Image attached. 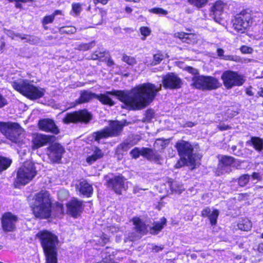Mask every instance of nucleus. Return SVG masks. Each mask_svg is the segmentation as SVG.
Returning <instances> with one entry per match:
<instances>
[{
	"label": "nucleus",
	"mask_w": 263,
	"mask_h": 263,
	"mask_svg": "<svg viewBox=\"0 0 263 263\" xmlns=\"http://www.w3.org/2000/svg\"><path fill=\"white\" fill-rule=\"evenodd\" d=\"M142 190H145V189L139 188L138 186H134L133 189V192L134 193H137Z\"/></svg>",
	"instance_id": "59"
},
{
	"label": "nucleus",
	"mask_w": 263,
	"mask_h": 263,
	"mask_svg": "<svg viewBox=\"0 0 263 263\" xmlns=\"http://www.w3.org/2000/svg\"><path fill=\"white\" fill-rule=\"evenodd\" d=\"M226 5L221 1H218L211 8V16L214 19L215 21L218 22L219 17L223 11Z\"/></svg>",
	"instance_id": "22"
},
{
	"label": "nucleus",
	"mask_w": 263,
	"mask_h": 263,
	"mask_svg": "<svg viewBox=\"0 0 263 263\" xmlns=\"http://www.w3.org/2000/svg\"><path fill=\"white\" fill-rule=\"evenodd\" d=\"M252 15L250 10H243L235 16L233 20V28L238 32L244 33L252 23Z\"/></svg>",
	"instance_id": "9"
},
{
	"label": "nucleus",
	"mask_w": 263,
	"mask_h": 263,
	"mask_svg": "<svg viewBox=\"0 0 263 263\" xmlns=\"http://www.w3.org/2000/svg\"><path fill=\"white\" fill-rule=\"evenodd\" d=\"M246 93L249 96H252L253 95V92L250 89H247L246 90Z\"/></svg>",
	"instance_id": "63"
},
{
	"label": "nucleus",
	"mask_w": 263,
	"mask_h": 263,
	"mask_svg": "<svg viewBox=\"0 0 263 263\" xmlns=\"http://www.w3.org/2000/svg\"><path fill=\"white\" fill-rule=\"evenodd\" d=\"M13 88L24 96L31 100H35L42 97L45 90L31 84L28 80L19 79L11 83Z\"/></svg>",
	"instance_id": "3"
},
{
	"label": "nucleus",
	"mask_w": 263,
	"mask_h": 263,
	"mask_svg": "<svg viewBox=\"0 0 263 263\" xmlns=\"http://www.w3.org/2000/svg\"><path fill=\"white\" fill-rule=\"evenodd\" d=\"M208 1V0H188V3L197 8H201L206 5Z\"/></svg>",
	"instance_id": "35"
},
{
	"label": "nucleus",
	"mask_w": 263,
	"mask_h": 263,
	"mask_svg": "<svg viewBox=\"0 0 263 263\" xmlns=\"http://www.w3.org/2000/svg\"><path fill=\"white\" fill-rule=\"evenodd\" d=\"M58 208L59 209L61 213H63V206L62 204L59 203L58 204Z\"/></svg>",
	"instance_id": "64"
},
{
	"label": "nucleus",
	"mask_w": 263,
	"mask_h": 263,
	"mask_svg": "<svg viewBox=\"0 0 263 263\" xmlns=\"http://www.w3.org/2000/svg\"><path fill=\"white\" fill-rule=\"evenodd\" d=\"M164 58V55L161 53H157L154 55L153 60H146L145 61V63L147 65L150 66H154L159 64Z\"/></svg>",
	"instance_id": "30"
},
{
	"label": "nucleus",
	"mask_w": 263,
	"mask_h": 263,
	"mask_svg": "<svg viewBox=\"0 0 263 263\" xmlns=\"http://www.w3.org/2000/svg\"><path fill=\"white\" fill-rule=\"evenodd\" d=\"M18 220L16 216L10 212L4 213L2 217L3 229L6 232H11L15 229V224Z\"/></svg>",
	"instance_id": "14"
},
{
	"label": "nucleus",
	"mask_w": 263,
	"mask_h": 263,
	"mask_svg": "<svg viewBox=\"0 0 263 263\" xmlns=\"http://www.w3.org/2000/svg\"><path fill=\"white\" fill-rule=\"evenodd\" d=\"M53 136L37 134L33 140L32 148L35 149L41 147L49 142Z\"/></svg>",
	"instance_id": "21"
},
{
	"label": "nucleus",
	"mask_w": 263,
	"mask_h": 263,
	"mask_svg": "<svg viewBox=\"0 0 263 263\" xmlns=\"http://www.w3.org/2000/svg\"><path fill=\"white\" fill-rule=\"evenodd\" d=\"M104 52H99L98 51H96L92 55V59L93 60H97L99 58H102L103 57Z\"/></svg>",
	"instance_id": "51"
},
{
	"label": "nucleus",
	"mask_w": 263,
	"mask_h": 263,
	"mask_svg": "<svg viewBox=\"0 0 263 263\" xmlns=\"http://www.w3.org/2000/svg\"><path fill=\"white\" fill-rule=\"evenodd\" d=\"M97 94L91 92L88 90H83L81 91L79 98L76 101L73 106L77 104L88 102L93 98H96Z\"/></svg>",
	"instance_id": "27"
},
{
	"label": "nucleus",
	"mask_w": 263,
	"mask_h": 263,
	"mask_svg": "<svg viewBox=\"0 0 263 263\" xmlns=\"http://www.w3.org/2000/svg\"><path fill=\"white\" fill-rule=\"evenodd\" d=\"M91 153L89 152L90 155H88L86 157V162L91 164L96 161L97 160L102 158L104 156V153L101 149L97 147H92L91 150Z\"/></svg>",
	"instance_id": "24"
},
{
	"label": "nucleus",
	"mask_w": 263,
	"mask_h": 263,
	"mask_svg": "<svg viewBox=\"0 0 263 263\" xmlns=\"http://www.w3.org/2000/svg\"><path fill=\"white\" fill-rule=\"evenodd\" d=\"M76 189L80 193L86 197H89L92 194V187L85 180H81L76 184Z\"/></svg>",
	"instance_id": "23"
},
{
	"label": "nucleus",
	"mask_w": 263,
	"mask_h": 263,
	"mask_svg": "<svg viewBox=\"0 0 263 263\" xmlns=\"http://www.w3.org/2000/svg\"><path fill=\"white\" fill-rule=\"evenodd\" d=\"M33 212L35 217L46 219L51 215V201L47 191H41L34 196Z\"/></svg>",
	"instance_id": "2"
},
{
	"label": "nucleus",
	"mask_w": 263,
	"mask_h": 263,
	"mask_svg": "<svg viewBox=\"0 0 263 263\" xmlns=\"http://www.w3.org/2000/svg\"><path fill=\"white\" fill-rule=\"evenodd\" d=\"M7 100L0 93V108L3 107L7 104Z\"/></svg>",
	"instance_id": "53"
},
{
	"label": "nucleus",
	"mask_w": 263,
	"mask_h": 263,
	"mask_svg": "<svg viewBox=\"0 0 263 263\" xmlns=\"http://www.w3.org/2000/svg\"><path fill=\"white\" fill-rule=\"evenodd\" d=\"M122 127L123 125L120 122L112 121L108 126L93 133L92 136L95 141L99 142L102 139L118 136L122 132Z\"/></svg>",
	"instance_id": "10"
},
{
	"label": "nucleus",
	"mask_w": 263,
	"mask_h": 263,
	"mask_svg": "<svg viewBox=\"0 0 263 263\" xmlns=\"http://www.w3.org/2000/svg\"><path fill=\"white\" fill-rule=\"evenodd\" d=\"M108 0H93V2L95 4L99 3H101L103 5H105L108 2Z\"/></svg>",
	"instance_id": "58"
},
{
	"label": "nucleus",
	"mask_w": 263,
	"mask_h": 263,
	"mask_svg": "<svg viewBox=\"0 0 263 263\" xmlns=\"http://www.w3.org/2000/svg\"><path fill=\"white\" fill-rule=\"evenodd\" d=\"M38 125L41 130L45 132H49L54 134H58L60 132L59 129L54 121L50 119H44L40 120Z\"/></svg>",
	"instance_id": "18"
},
{
	"label": "nucleus",
	"mask_w": 263,
	"mask_h": 263,
	"mask_svg": "<svg viewBox=\"0 0 263 263\" xmlns=\"http://www.w3.org/2000/svg\"><path fill=\"white\" fill-rule=\"evenodd\" d=\"M119 230V228L115 226H111L107 228V230L109 231L112 234L117 232Z\"/></svg>",
	"instance_id": "52"
},
{
	"label": "nucleus",
	"mask_w": 263,
	"mask_h": 263,
	"mask_svg": "<svg viewBox=\"0 0 263 263\" xmlns=\"http://www.w3.org/2000/svg\"><path fill=\"white\" fill-rule=\"evenodd\" d=\"M130 154L133 158L136 159L140 155H142V148L139 149L138 147H135L130 152Z\"/></svg>",
	"instance_id": "45"
},
{
	"label": "nucleus",
	"mask_w": 263,
	"mask_h": 263,
	"mask_svg": "<svg viewBox=\"0 0 263 263\" xmlns=\"http://www.w3.org/2000/svg\"><path fill=\"white\" fill-rule=\"evenodd\" d=\"M224 50L221 48H218L217 49V55L221 59L225 60L235 61L234 57L232 55H224Z\"/></svg>",
	"instance_id": "36"
},
{
	"label": "nucleus",
	"mask_w": 263,
	"mask_h": 263,
	"mask_svg": "<svg viewBox=\"0 0 263 263\" xmlns=\"http://www.w3.org/2000/svg\"><path fill=\"white\" fill-rule=\"evenodd\" d=\"M36 236L40 240L45 255L58 254L59 240L56 235L49 231H42Z\"/></svg>",
	"instance_id": "5"
},
{
	"label": "nucleus",
	"mask_w": 263,
	"mask_h": 263,
	"mask_svg": "<svg viewBox=\"0 0 263 263\" xmlns=\"http://www.w3.org/2000/svg\"><path fill=\"white\" fill-rule=\"evenodd\" d=\"M193 35L191 34H189L184 32H176L174 34V36L176 37H178L180 39L184 40L187 39L189 38L190 36Z\"/></svg>",
	"instance_id": "46"
},
{
	"label": "nucleus",
	"mask_w": 263,
	"mask_h": 263,
	"mask_svg": "<svg viewBox=\"0 0 263 263\" xmlns=\"http://www.w3.org/2000/svg\"><path fill=\"white\" fill-rule=\"evenodd\" d=\"M218 128L220 130H226L230 128V126L224 124H222L219 125Z\"/></svg>",
	"instance_id": "55"
},
{
	"label": "nucleus",
	"mask_w": 263,
	"mask_h": 263,
	"mask_svg": "<svg viewBox=\"0 0 263 263\" xmlns=\"http://www.w3.org/2000/svg\"><path fill=\"white\" fill-rule=\"evenodd\" d=\"M187 70L189 72L193 74L194 76H197V74H198V70L196 69L193 68L191 67H188L187 68Z\"/></svg>",
	"instance_id": "54"
},
{
	"label": "nucleus",
	"mask_w": 263,
	"mask_h": 263,
	"mask_svg": "<svg viewBox=\"0 0 263 263\" xmlns=\"http://www.w3.org/2000/svg\"><path fill=\"white\" fill-rule=\"evenodd\" d=\"M220 161L222 165L221 167L231 166L233 162H236V161H234V159L233 157L226 156H222Z\"/></svg>",
	"instance_id": "33"
},
{
	"label": "nucleus",
	"mask_w": 263,
	"mask_h": 263,
	"mask_svg": "<svg viewBox=\"0 0 263 263\" xmlns=\"http://www.w3.org/2000/svg\"><path fill=\"white\" fill-rule=\"evenodd\" d=\"M58 198L61 200H64L68 197L69 193L66 190H61L58 194Z\"/></svg>",
	"instance_id": "44"
},
{
	"label": "nucleus",
	"mask_w": 263,
	"mask_h": 263,
	"mask_svg": "<svg viewBox=\"0 0 263 263\" xmlns=\"http://www.w3.org/2000/svg\"><path fill=\"white\" fill-rule=\"evenodd\" d=\"M54 18V15H53L52 14L45 16L43 19L42 23L43 25H45L49 23H51L53 22Z\"/></svg>",
	"instance_id": "47"
},
{
	"label": "nucleus",
	"mask_w": 263,
	"mask_h": 263,
	"mask_svg": "<svg viewBox=\"0 0 263 263\" xmlns=\"http://www.w3.org/2000/svg\"><path fill=\"white\" fill-rule=\"evenodd\" d=\"M11 159L0 156V173L7 170L11 165Z\"/></svg>",
	"instance_id": "32"
},
{
	"label": "nucleus",
	"mask_w": 263,
	"mask_h": 263,
	"mask_svg": "<svg viewBox=\"0 0 263 263\" xmlns=\"http://www.w3.org/2000/svg\"><path fill=\"white\" fill-rule=\"evenodd\" d=\"M175 147L180 157H187L189 163L192 165L194 164L195 159L193 155V148L189 142L184 140L178 141L175 144Z\"/></svg>",
	"instance_id": "13"
},
{
	"label": "nucleus",
	"mask_w": 263,
	"mask_h": 263,
	"mask_svg": "<svg viewBox=\"0 0 263 263\" xmlns=\"http://www.w3.org/2000/svg\"><path fill=\"white\" fill-rule=\"evenodd\" d=\"M122 60L130 65H133L136 63V59L134 58L126 55L123 57Z\"/></svg>",
	"instance_id": "43"
},
{
	"label": "nucleus",
	"mask_w": 263,
	"mask_h": 263,
	"mask_svg": "<svg viewBox=\"0 0 263 263\" xmlns=\"http://www.w3.org/2000/svg\"><path fill=\"white\" fill-rule=\"evenodd\" d=\"M45 256V263H58V254L47 255Z\"/></svg>",
	"instance_id": "40"
},
{
	"label": "nucleus",
	"mask_w": 263,
	"mask_h": 263,
	"mask_svg": "<svg viewBox=\"0 0 263 263\" xmlns=\"http://www.w3.org/2000/svg\"><path fill=\"white\" fill-rule=\"evenodd\" d=\"M149 12L159 15H165L167 14L168 12L161 8H154L150 9Z\"/></svg>",
	"instance_id": "41"
},
{
	"label": "nucleus",
	"mask_w": 263,
	"mask_h": 263,
	"mask_svg": "<svg viewBox=\"0 0 263 263\" xmlns=\"http://www.w3.org/2000/svg\"><path fill=\"white\" fill-rule=\"evenodd\" d=\"M161 89V84L159 87H157L154 84L147 83L136 86L128 93L123 90H114L97 95L96 99L104 104L112 106L115 103L109 95L114 96L122 102L127 108L139 110L149 105Z\"/></svg>",
	"instance_id": "1"
},
{
	"label": "nucleus",
	"mask_w": 263,
	"mask_h": 263,
	"mask_svg": "<svg viewBox=\"0 0 263 263\" xmlns=\"http://www.w3.org/2000/svg\"><path fill=\"white\" fill-rule=\"evenodd\" d=\"M250 142L253 145L254 148L257 151L260 152L263 148V140L260 138L253 137L251 138Z\"/></svg>",
	"instance_id": "31"
},
{
	"label": "nucleus",
	"mask_w": 263,
	"mask_h": 263,
	"mask_svg": "<svg viewBox=\"0 0 263 263\" xmlns=\"http://www.w3.org/2000/svg\"><path fill=\"white\" fill-rule=\"evenodd\" d=\"M124 179L122 176H117L108 182V186L111 187L116 193L121 194V190L125 189Z\"/></svg>",
	"instance_id": "20"
},
{
	"label": "nucleus",
	"mask_w": 263,
	"mask_h": 263,
	"mask_svg": "<svg viewBox=\"0 0 263 263\" xmlns=\"http://www.w3.org/2000/svg\"><path fill=\"white\" fill-rule=\"evenodd\" d=\"M250 176L245 174L240 176L238 179V184L240 186H245L249 181Z\"/></svg>",
	"instance_id": "39"
},
{
	"label": "nucleus",
	"mask_w": 263,
	"mask_h": 263,
	"mask_svg": "<svg viewBox=\"0 0 263 263\" xmlns=\"http://www.w3.org/2000/svg\"><path fill=\"white\" fill-rule=\"evenodd\" d=\"M61 31L66 33H73L76 31V29L73 27H65L61 29Z\"/></svg>",
	"instance_id": "48"
},
{
	"label": "nucleus",
	"mask_w": 263,
	"mask_h": 263,
	"mask_svg": "<svg viewBox=\"0 0 263 263\" xmlns=\"http://www.w3.org/2000/svg\"><path fill=\"white\" fill-rule=\"evenodd\" d=\"M91 115L87 110L83 109L72 113H67L62 119L64 124L83 122L88 123L91 119Z\"/></svg>",
	"instance_id": "11"
},
{
	"label": "nucleus",
	"mask_w": 263,
	"mask_h": 263,
	"mask_svg": "<svg viewBox=\"0 0 263 263\" xmlns=\"http://www.w3.org/2000/svg\"><path fill=\"white\" fill-rule=\"evenodd\" d=\"M252 177L254 179L260 180L261 177L259 173L254 172L252 174Z\"/></svg>",
	"instance_id": "56"
},
{
	"label": "nucleus",
	"mask_w": 263,
	"mask_h": 263,
	"mask_svg": "<svg viewBox=\"0 0 263 263\" xmlns=\"http://www.w3.org/2000/svg\"><path fill=\"white\" fill-rule=\"evenodd\" d=\"M161 192H166V193L175 192L180 194L184 189L181 184L170 179L161 186Z\"/></svg>",
	"instance_id": "19"
},
{
	"label": "nucleus",
	"mask_w": 263,
	"mask_h": 263,
	"mask_svg": "<svg viewBox=\"0 0 263 263\" xmlns=\"http://www.w3.org/2000/svg\"><path fill=\"white\" fill-rule=\"evenodd\" d=\"M37 171L31 162H26L17 171L15 181V186L25 185L29 183L36 176Z\"/></svg>",
	"instance_id": "6"
},
{
	"label": "nucleus",
	"mask_w": 263,
	"mask_h": 263,
	"mask_svg": "<svg viewBox=\"0 0 263 263\" xmlns=\"http://www.w3.org/2000/svg\"><path fill=\"white\" fill-rule=\"evenodd\" d=\"M163 85L165 88L177 89L181 86V79L175 73H170L163 78Z\"/></svg>",
	"instance_id": "16"
},
{
	"label": "nucleus",
	"mask_w": 263,
	"mask_h": 263,
	"mask_svg": "<svg viewBox=\"0 0 263 263\" xmlns=\"http://www.w3.org/2000/svg\"><path fill=\"white\" fill-rule=\"evenodd\" d=\"M133 221L137 231L141 234L144 235L149 232L151 234L156 235L164 228L166 225V219L165 218L162 217L159 221L154 222L153 226L149 227L139 218H134Z\"/></svg>",
	"instance_id": "7"
},
{
	"label": "nucleus",
	"mask_w": 263,
	"mask_h": 263,
	"mask_svg": "<svg viewBox=\"0 0 263 263\" xmlns=\"http://www.w3.org/2000/svg\"><path fill=\"white\" fill-rule=\"evenodd\" d=\"M140 32L142 35L146 37L149 35L151 30L148 27H142L140 28Z\"/></svg>",
	"instance_id": "50"
},
{
	"label": "nucleus",
	"mask_w": 263,
	"mask_h": 263,
	"mask_svg": "<svg viewBox=\"0 0 263 263\" xmlns=\"http://www.w3.org/2000/svg\"><path fill=\"white\" fill-rule=\"evenodd\" d=\"M142 156L149 160L159 161L161 159L160 156L151 148H142Z\"/></svg>",
	"instance_id": "28"
},
{
	"label": "nucleus",
	"mask_w": 263,
	"mask_h": 263,
	"mask_svg": "<svg viewBox=\"0 0 263 263\" xmlns=\"http://www.w3.org/2000/svg\"><path fill=\"white\" fill-rule=\"evenodd\" d=\"M4 32L12 39L14 40L15 37H19L22 40H26L27 42L31 44H35L38 41V39L33 36H27L22 35L18 33H15L13 31L10 30H4Z\"/></svg>",
	"instance_id": "25"
},
{
	"label": "nucleus",
	"mask_w": 263,
	"mask_h": 263,
	"mask_svg": "<svg viewBox=\"0 0 263 263\" xmlns=\"http://www.w3.org/2000/svg\"><path fill=\"white\" fill-rule=\"evenodd\" d=\"M168 140L157 139L154 143V147L158 149V151H162L168 144Z\"/></svg>",
	"instance_id": "34"
},
{
	"label": "nucleus",
	"mask_w": 263,
	"mask_h": 263,
	"mask_svg": "<svg viewBox=\"0 0 263 263\" xmlns=\"http://www.w3.org/2000/svg\"><path fill=\"white\" fill-rule=\"evenodd\" d=\"M163 249V246H155L153 247V250L156 252H159V251L162 250Z\"/></svg>",
	"instance_id": "57"
},
{
	"label": "nucleus",
	"mask_w": 263,
	"mask_h": 263,
	"mask_svg": "<svg viewBox=\"0 0 263 263\" xmlns=\"http://www.w3.org/2000/svg\"><path fill=\"white\" fill-rule=\"evenodd\" d=\"M187 162H189V160L187 157H180V159L176 163L175 166L176 168H178L183 166Z\"/></svg>",
	"instance_id": "42"
},
{
	"label": "nucleus",
	"mask_w": 263,
	"mask_h": 263,
	"mask_svg": "<svg viewBox=\"0 0 263 263\" xmlns=\"http://www.w3.org/2000/svg\"><path fill=\"white\" fill-rule=\"evenodd\" d=\"M82 5L80 3H73L72 5V11L75 16L80 14L82 10Z\"/></svg>",
	"instance_id": "37"
},
{
	"label": "nucleus",
	"mask_w": 263,
	"mask_h": 263,
	"mask_svg": "<svg viewBox=\"0 0 263 263\" xmlns=\"http://www.w3.org/2000/svg\"><path fill=\"white\" fill-rule=\"evenodd\" d=\"M95 46V42H91L89 43L81 44L78 45L77 49L79 50L86 51Z\"/></svg>",
	"instance_id": "38"
},
{
	"label": "nucleus",
	"mask_w": 263,
	"mask_h": 263,
	"mask_svg": "<svg viewBox=\"0 0 263 263\" xmlns=\"http://www.w3.org/2000/svg\"><path fill=\"white\" fill-rule=\"evenodd\" d=\"M257 250L259 253H263V243L259 244L257 248Z\"/></svg>",
	"instance_id": "62"
},
{
	"label": "nucleus",
	"mask_w": 263,
	"mask_h": 263,
	"mask_svg": "<svg viewBox=\"0 0 263 263\" xmlns=\"http://www.w3.org/2000/svg\"><path fill=\"white\" fill-rule=\"evenodd\" d=\"M237 226L239 229L248 231L251 230L252 224L251 220L248 218H242L239 220Z\"/></svg>",
	"instance_id": "29"
},
{
	"label": "nucleus",
	"mask_w": 263,
	"mask_h": 263,
	"mask_svg": "<svg viewBox=\"0 0 263 263\" xmlns=\"http://www.w3.org/2000/svg\"><path fill=\"white\" fill-rule=\"evenodd\" d=\"M234 161H236V162H235V163L233 162L232 165L233 166H235L236 167H238L240 165L241 163L242 162L241 161H240L239 160H234Z\"/></svg>",
	"instance_id": "60"
},
{
	"label": "nucleus",
	"mask_w": 263,
	"mask_h": 263,
	"mask_svg": "<svg viewBox=\"0 0 263 263\" xmlns=\"http://www.w3.org/2000/svg\"><path fill=\"white\" fill-rule=\"evenodd\" d=\"M240 50L241 52L244 54L251 53L253 51V49L247 46H242L240 47Z\"/></svg>",
	"instance_id": "49"
},
{
	"label": "nucleus",
	"mask_w": 263,
	"mask_h": 263,
	"mask_svg": "<svg viewBox=\"0 0 263 263\" xmlns=\"http://www.w3.org/2000/svg\"><path fill=\"white\" fill-rule=\"evenodd\" d=\"M67 213L74 218L79 216L83 209V201L73 198L67 203Z\"/></svg>",
	"instance_id": "17"
},
{
	"label": "nucleus",
	"mask_w": 263,
	"mask_h": 263,
	"mask_svg": "<svg viewBox=\"0 0 263 263\" xmlns=\"http://www.w3.org/2000/svg\"><path fill=\"white\" fill-rule=\"evenodd\" d=\"M0 131L12 142L20 145L24 143V129L18 123L0 122Z\"/></svg>",
	"instance_id": "4"
},
{
	"label": "nucleus",
	"mask_w": 263,
	"mask_h": 263,
	"mask_svg": "<svg viewBox=\"0 0 263 263\" xmlns=\"http://www.w3.org/2000/svg\"><path fill=\"white\" fill-rule=\"evenodd\" d=\"M10 2H22V3H27L29 2H31L32 0H8Z\"/></svg>",
	"instance_id": "61"
},
{
	"label": "nucleus",
	"mask_w": 263,
	"mask_h": 263,
	"mask_svg": "<svg viewBox=\"0 0 263 263\" xmlns=\"http://www.w3.org/2000/svg\"><path fill=\"white\" fill-rule=\"evenodd\" d=\"M64 152L63 146L57 143L51 144L47 148V154L50 159L53 162H59L61 160Z\"/></svg>",
	"instance_id": "15"
},
{
	"label": "nucleus",
	"mask_w": 263,
	"mask_h": 263,
	"mask_svg": "<svg viewBox=\"0 0 263 263\" xmlns=\"http://www.w3.org/2000/svg\"><path fill=\"white\" fill-rule=\"evenodd\" d=\"M192 81L191 85L193 87L202 90H212L220 86L218 80L211 76L203 75L194 76Z\"/></svg>",
	"instance_id": "8"
},
{
	"label": "nucleus",
	"mask_w": 263,
	"mask_h": 263,
	"mask_svg": "<svg viewBox=\"0 0 263 263\" xmlns=\"http://www.w3.org/2000/svg\"><path fill=\"white\" fill-rule=\"evenodd\" d=\"M202 216L208 217L212 225H215L217 223V219L219 215V211L217 210L211 211L209 208H206L202 211Z\"/></svg>",
	"instance_id": "26"
},
{
	"label": "nucleus",
	"mask_w": 263,
	"mask_h": 263,
	"mask_svg": "<svg viewBox=\"0 0 263 263\" xmlns=\"http://www.w3.org/2000/svg\"><path fill=\"white\" fill-rule=\"evenodd\" d=\"M221 79L224 86L228 89L231 88L234 86L242 85L245 82L242 76L232 71L223 72L221 76Z\"/></svg>",
	"instance_id": "12"
}]
</instances>
